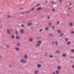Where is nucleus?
I'll list each match as a JSON object with an SVG mask.
<instances>
[{"mask_svg":"<svg viewBox=\"0 0 74 74\" xmlns=\"http://www.w3.org/2000/svg\"><path fill=\"white\" fill-rule=\"evenodd\" d=\"M16 39H19V36H16Z\"/></svg>","mask_w":74,"mask_h":74,"instance_id":"obj_11","label":"nucleus"},{"mask_svg":"<svg viewBox=\"0 0 74 74\" xmlns=\"http://www.w3.org/2000/svg\"><path fill=\"white\" fill-rule=\"evenodd\" d=\"M49 26H50L51 25V23H49Z\"/></svg>","mask_w":74,"mask_h":74,"instance_id":"obj_24","label":"nucleus"},{"mask_svg":"<svg viewBox=\"0 0 74 74\" xmlns=\"http://www.w3.org/2000/svg\"><path fill=\"white\" fill-rule=\"evenodd\" d=\"M7 33H8L9 34H11V33L10 32V30L9 29H8L7 30Z\"/></svg>","mask_w":74,"mask_h":74,"instance_id":"obj_6","label":"nucleus"},{"mask_svg":"<svg viewBox=\"0 0 74 74\" xmlns=\"http://www.w3.org/2000/svg\"><path fill=\"white\" fill-rule=\"evenodd\" d=\"M10 31L11 32H12V29L10 30Z\"/></svg>","mask_w":74,"mask_h":74,"instance_id":"obj_49","label":"nucleus"},{"mask_svg":"<svg viewBox=\"0 0 74 74\" xmlns=\"http://www.w3.org/2000/svg\"><path fill=\"white\" fill-rule=\"evenodd\" d=\"M45 3H48V1H45Z\"/></svg>","mask_w":74,"mask_h":74,"instance_id":"obj_42","label":"nucleus"},{"mask_svg":"<svg viewBox=\"0 0 74 74\" xmlns=\"http://www.w3.org/2000/svg\"><path fill=\"white\" fill-rule=\"evenodd\" d=\"M42 9V8H37L36 10L37 11H38L39 10H41Z\"/></svg>","mask_w":74,"mask_h":74,"instance_id":"obj_3","label":"nucleus"},{"mask_svg":"<svg viewBox=\"0 0 74 74\" xmlns=\"http://www.w3.org/2000/svg\"><path fill=\"white\" fill-rule=\"evenodd\" d=\"M65 40L66 41H68V40H69L66 38H65Z\"/></svg>","mask_w":74,"mask_h":74,"instance_id":"obj_17","label":"nucleus"},{"mask_svg":"<svg viewBox=\"0 0 74 74\" xmlns=\"http://www.w3.org/2000/svg\"><path fill=\"white\" fill-rule=\"evenodd\" d=\"M32 28V27H31Z\"/></svg>","mask_w":74,"mask_h":74,"instance_id":"obj_58","label":"nucleus"},{"mask_svg":"<svg viewBox=\"0 0 74 74\" xmlns=\"http://www.w3.org/2000/svg\"><path fill=\"white\" fill-rule=\"evenodd\" d=\"M27 55H25L24 56V58L25 59H26V58H27Z\"/></svg>","mask_w":74,"mask_h":74,"instance_id":"obj_13","label":"nucleus"},{"mask_svg":"<svg viewBox=\"0 0 74 74\" xmlns=\"http://www.w3.org/2000/svg\"><path fill=\"white\" fill-rule=\"evenodd\" d=\"M55 43L56 44L57 46H58V42H55Z\"/></svg>","mask_w":74,"mask_h":74,"instance_id":"obj_14","label":"nucleus"},{"mask_svg":"<svg viewBox=\"0 0 74 74\" xmlns=\"http://www.w3.org/2000/svg\"><path fill=\"white\" fill-rule=\"evenodd\" d=\"M20 45V44H19V43H18L17 44L18 46H19Z\"/></svg>","mask_w":74,"mask_h":74,"instance_id":"obj_37","label":"nucleus"},{"mask_svg":"<svg viewBox=\"0 0 74 74\" xmlns=\"http://www.w3.org/2000/svg\"><path fill=\"white\" fill-rule=\"evenodd\" d=\"M59 21H58L57 23V25H58V24H59Z\"/></svg>","mask_w":74,"mask_h":74,"instance_id":"obj_36","label":"nucleus"},{"mask_svg":"<svg viewBox=\"0 0 74 74\" xmlns=\"http://www.w3.org/2000/svg\"><path fill=\"white\" fill-rule=\"evenodd\" d=\"M50 36H52V34H50Z\"/></svg>","mask_w":74,"mask_h":74,"instance_id":"obj_39","label":"nucleus"},{"mask_svg":"<svg viewBox=\"0 0 74 74\" xmlns=\"http://www.w3.org/2000/svg\"><path fill=\"white\" fill-rule=\"evenodd\" d=\"M16 50V51H18V50H19V48H16L15 49Z\"/></svg>","mask_w":74,"mask_h":74,"instance_id":"obj_19","label":"nucleus"},{"mask_svg":"<svg viewBox=\"0 0 74 74\" xmlns=\"http://www.w3.org/2000/svg\"><path fill=\"white\" fill-rule=\"evenodd\" d=\"M38 44H41V41H38Z\"/></svg>","mask_w":74,"mask_h":74,"instance_id":"obj_12","label":"nucleus"},{"mask_svg":"<svg viewBox=\"0 0 74 74\" xmlns=\"http://www.w3.org/2000/svg\"><path fill=\"white\" fill-rule=\"evenodd\" d=\"M63 35H64V34L63 33H62L60 35V37H62V36H63Z\"/></svg>","mask_w":74,"mask_h":74,"instance_id":"obj_4","label":"nucleus"},{"mask_svg":"<svg viewBox=\"0 0 74 74\" xmlns=\"http://www.w3.org/2000/svg\"><path fill=\"white\" fill-rule=\"evenodd\" d=\"M54 41H53V44H54Z\"/></svg>","mask_w":74,"mask_h":74,"instance_id":"obj_51","label":"nucleus"},{"mask_svg":"<svg viewBox=\"0 0 74 74\" xmlns=\"http://www.w3.org/2000/svg\"><path fill=\"white\" fill-rule=\"evenodd\" d=\"M68 10H70V8H68Z\"/></svg>","mask_w":74,"mask_h":74,"instance_id":"obj_46","label":"nucleus"},{"mask_svg":"<svg viewBox=\"0 0 74 74\" xmlns=\"http://www.w3.org/2000/svg\"><path fill=\"white\" fill-rule=\"evenodd\" d=\"M30 11H29L26 12V14H27V13L29 14V13H30Z\"/></svg>","mask_w":74,"mask_h":74,"instance_id":"obj_18","label":"nucleus"},{"mask_svg":"<svg viewBox=\"0 0 74 74\" xmlns=\"http://www.w3.org/2000/svg\"><path fill=\"white\" fill-rule=\"evenodd\" d=\"M41 65L40 64H38L37 65V67L39 68V67H41Z\"/></svg>","mask_w":74,"mask_h":74,"instance_id":"obj_5","label":"nucleus"},{"mask_svg":"<svg viewBox=\"0 0 74 74\" xmlns=\"http://www.w3.org/2000/svg\"><path fill=\"white\" fill-rule=\"evenodd\" d=\"M37 73V71H35V73Z\"/></svg>","mask_w":74,"mask_h":74,"instance_id":"obj_44","label":"nucleus"},{"mask_svg":"<svg viewBox=\"0 0 74 74\" xmlns=\"http://www.w3.org/2000/svg\"><path fill=\"white\" fill-rule=\"evenodd\" d=\"M51 3H52V4H53V1H51Z\"/></svg>","mask_w":74,"mask_h":74,"instance_id":"obj_45","label":"nucleus"},{"mask_svg":"<svg viewBox=\"0 0 74 74\" xmlns=\"http://www.w3.org/2000/svg\"><path fill=\"white\" fill-rule=\"evenodd\" d=\"M42 29H41L39 30V32H41L42 31Z\"/></svg>","mask_w":74,"mask_h":74,"instance_id":"obj_16","label":"nucleus"},{"mask_svg":"<svg viewBox=\"0 0 74 74\" xmlns=\"http://www.w3.org/2000/svg\"><path fill=\"white\" fill-rule=\"evenodd\" d=\"M20 32L21 33H23V29H21V30Z\"/></svg>","mask_w":74,"mask_h":74,"instance_id":"obj_7","label":"nucleus"},{"mask_svg":"<svg viewBox=\"0 0 74 74\" xmlns=\"http://www.w3.org/2000/svg\"><path fill=\"white\" fill-rule=\"evenodd\" d=\"M49 57H50V58H52V57H53V56L52 55H50L49 56Z\"/></svg>","mask_w":74,"mask_h":74,"instance_id":"obj_30","label":"nucleus"},{"mask_svg":"<svg viewBox=\"0 0 74 74\" xmlns=\"http://www.w3.org/2000/svg\"><path fill=\"white\" fill-rule=\"evenodd\" d=\"M54 27H54V26H53L52 27V29H53V28H54Z\"/></svg>","mask_w":74,"mask_h":74,"instance_id":"obj_41","label":"nucleus"},{"mask_svg":"<svg viewBox=\"0 0 74 74\" xmlns=\"http://www.w3.org/2000/svg\"><path fill=\"white\" fill-rule=\"evenodd\" d=\"M24 13V12H23V13Z\"/></svg>","mask_w":74,"mask_h":74,"instance_id":"obj_56","label":"nucleus"},{"mask_svg":"<svg viewBox=\"0 0 74 74\" xmlns=\"http://www.w3.org/2000/svg\"><path fill=\"white\" fill-rule=\"evenodd\" d=\"M1 48H2V47H1Z\"/></svg>","mask_w":74,"mask_h":74,"instance_id":"obj_55","label":"nucleus"},{"mask_svg":"<svg viewBox=\"0 0 74 74\" xmlns=\"http://www.w3.org/2000/svg\"><path fill=\"white\" fill-rule=\"evenodd\" d=\"M7 48H8V47H9V46H8V45H7Z\"/></svg>","mask_w":74,"mask_h":74,"instance_id":"obj_43","label":"nucleus"},{"mask_svg":"<svg viewBox=\"0 0 74 74\" xmlns=\"http://www.w3.org/2000/svg\"><path fill=\"white\" fill-rule=\"evenodd\" d=\"M66 55L65 53H63V54H62V56H63V57H64L66 56Z\"/></svg>","mask_w":74,"mask_h":74,"instance_id":"obj_10","label":"nucleus"},{"mask_svg":"<svg viewBox=\"0 0 74 74\" xmlns=\"http://www.w3.org/2000/svg\"><path fill=\"white\" fill-rule=\"evenodd\" d=\"M53 11H55V9H52Z\"/></svg>","mask_w":74,"mask_h":74,"instance_id":"obj_47","label":"nucleus"},{"mask_svg":"<svg viewBox=\"0 0 74 74\" xmlns=\"http://www.w3.org/2000/svg\"><path fill=\"white\" fill-rule=\"evenodd\" d=\"M24 27L25 26V25H21V27Z\"/></svg>","mask_w":74,"mask_h":74,"instance_id":"obj_31","label":"nucleus"},{"mask_svg":"<svg viewBox=\"0 0 74 74\" xmlns=\"http://www.w3.org/2000/svg\"><path fill=\"white\" fill-rule=\"evenodd\" d=\"M71 44V42H69L66 43L67 45H69V44Z\"/></svg>","mask_w":74,"mask_h":74,"instance_id":"obj_8","label":"nucleus"},{"mask_svg":"<svg viewBox=\"0 0 74 74\" xmlns=\"http://www.w3.org/2000/svg\"><path fill=\"white\" fill-rule=\"evenodd\" d=\"M48 19H50V17H49V16H48Z\"/></svg>","mask_w":74,"mask_h":74,"instance_id":"obj_40","label":"nucleus"},{"mask_svg":"<svg viewBox=\"0 0 74 74\" xmlns=\"http://www.w3.org/2000/svg\"><path fill=\"white\" fill-rule=\"evenodd\" d=\"M58 33H60V31L59 30H58Z\"/></svg>","mask_w":74,"mask_h":74,"instance_id":"obj_26","label":"nucleus"},{"mask_svg":"<svg viewBox=\"0 0 74 74\" xmlns=\"http://www.w3.org/2000/svg\"><path fill=\"white\" fill-rule=\"evenodd\" d=\"M69 25L71 26V27H73V23H69Z\"/></svg>","mask_w":74,"mask_h":74,"instance_id":"obj_2","label":"nucleus"},{"mask_svg":"<svg viewBox=\"0 0 74 74\" xmlns=\"http://www.w3.org/2000/svg\"><path fill=\"white\" fill-rule=\"evenodd\" d=\"M56 74H58L59 73V71H56Z\"/></svg>","mask_w":74,"mask_h":74,"instance_id":"obj_28","label":"nucleus"},{"mask_svg":"<svg viewBox=\"0 0 74 74\" xmlns=\"http://www.w3.org/2000/svg\"><path fill=\"white\" fill-rule=\"evenodd\" d=\"M56 52L58 53H60V52H59V51H58V50L56 51Z\"/></svg>","mask_w":74,"mask_h":74,"instance_id":"obj_27","label":"nucleus"},{"mask_svg":"<svg viewBox=\"0 0 74 74\" xmlns=\"http://www.w3.org/2000/svg\"><path fill=\"white\" fill-rule=\"evenodd\" d=\"M1 21L0 20V22Z\"/></svg>","mask_w":74,"mask_h":74,"instance_id":"obj_57","label":"nucleus"},{"mask_svg":"<svg viewBox=\"0 0 74 74\" xmlns=\"http://www.w3.org/2000/svg\"><path fill=\"white\" fill-rule=\"evenodd\" d=\"M16 34H18V32L17 31H16Z\"/></svg>","mask_w":74,"mask_h":74,"instance_id":"obj_29","label":"nucleus"},{"mask_svg":"<svg viewBox=\"0 0 74 74\" xmlns=\"http://www.w3.org/2000/svg\"><path fill=\"white\" fill-rule=\"evenodd\" d=\"M29 41H33V39L30 38L29 39Z\"/></svg>","mask_w":74,"mask_h":74,"instance_id":"obj_9","label":"nucleus"},{"mask_svg":"<svg viewBox=\"0 0 74 74\" xmlns=\"http://www.w3.org/2000/svg\"><path fill=\"white\" fill-rule=\"evenodd\" d=\"M10 16L8 15V18H10Z\"/></svg>","mask_w":74,"mask_h":74,"instance_id":"obj_34","label":"nucleus"},{"mask_svg":"<svg viewBox=\"0 0 74 74\" xmlns=\"http://www.w3.org/2000/svg\"><path fill=\"white\" fill-rule=\"evenodd\" d=\"M34 10V8L33 9H32L31 10V11H33Z\"/></svg>","mask_w":74,"mask_h":74,"instance_id":"obj_25","label":"nucleus"},{"mask_svg":"<svg viewBox=\"0 0 74 74\" xmlns=\"http://www.w3.org/2000/svg\"><path fill=\"white\" fill-rule=\"evenodd\" d=\"M71 34H73L74 33V32L72 31L71 32Z\"/></svg>","mask_w":74,"mask_h":74,"instance_id":"obj_33","label":"nucleus"},{"mask_svg":"<svg viewBox=\"0 0 74 74\" xmlns=\"http://www.w3.org/2000/svg\"><path fill=\"white\" fill-rule=\"evenodd\" d=\"M53 74H55V73L54 72L53 73Z\"/></svg>","mask_w":74,"mask_h":74,"instance_id":"obj_53","label":"nucleus"},{"mask_svg":"<svg viewBox=\"0 0 74 74\" xmlns=\"http://www.w3.org/2000/svg\"><path fill=\"white\" fill-rule=\"evenodd\" d=\"M71 52H74V49H71Z\"/></svg>","mask_w":74,"mask_h":74,"instance_id":"obj_23","label":"nucleus"},{"mask_svg":"<svg viewBox=\"0 0 74 74\" xmlns=\"http://www.w3.org/2000/svg\"><path fill=\"white\" fill-rule=\"evenodd\" d=\"M62 0H60L59 1H61Z\"/></svg>","mask_w":74,"mask_h":74,"instance_id":"obj_52","label":"nucleus"},{"mask_svg":"<svg viewBox=\"0 0 74 74\" xmlns=\"http://www.w3.org/2000/svg\"><path fill=\"white\" fill-rule=\"evenodd\" d=\"M58 69V70H59L61 69V67L60 66H58L57 68Z\"/></svg>","mask_w":74,"mask_h":74,"instance_id":"obj_15","label":"nucleus"},{"mask_svg":"<svg viewBox=\"0 0 74 74\" xmlns=\"http://www.w3.org/2000/svg\"><path fill=\"white\" fill-rule=\"evenodd\" d=\"M72 67L73 68V69H74V65H72Z\"/></svg>","mask_w":74,"mask_h":74,"instance_id":"obj_38","label":"nucleus"},{"mask_svg":"<svg viewBox=\"0 0 74 74\" xmlns=\"http://www.w3.org/2000/svg\"><path fill=\"white\" fill-rule=\"evenodd\" d=\"M40 5V4H37L35 6L37 7V6H38V5Z\"/></svg>","mask_w":74,"mask_h":74,"instance_id":"obj_32","label":"nucleus"},{"mask_svg":"<svg viewBox=\"0 0 74 74\" xmlns=\"http://www.w3.org/2000/svg\"><path fill=\"white\" fill-rule=\"evenodd\" d=\"M22 8H20V10H22Z\"/></svg>","mask_w":74,"mask_h":74,"instance_id":"obj_50","label":"nucleus"},{"mask_svg":"<svg viewBox=\"0 0 74 74\" xmlns=\"http://www.w3.org/2000/svg\"><path fill=\"white\" fill-rule=\"evenodd\" d=\"M71 5V3H70L69 4V5Z\"/></svg>","mask_w":74,"mask_h":74,"instance_id":"obj_48","label":"nucleus"},{"mask_svg":"<svg viewBox=\"0 0 74 74\" xmlns=\"http://www.w3.org/2000/svg\"><path fill=\"white\" fill-rule=\"evenodd\" d=\"M20 62H21V63H25L26 62V61L23 59L21 60Z\"/></svg>","mask_w":74,"mask_h":74,"instance_id":"obj_1","label":"nucleus"},{"mask_svg":"<svg viewBox=\"0 0 74 74\" xmlns=\"http://www.w3.org/2000/svg\"><path fill=\"white\" fill-rule=\"evenodd\" d=\"M45 30H48V27H46L45 28Z\"/></svg>","mask_w":74,"mask_h":74,"instance_id":"obj_20","label":"nucleus"},{"mask_svg":"<svg viewBox=\"0 0 74 74\" xmlns=\"http://www.w3.org/2000/svg\"><path fill=\"white\" fill-rule=\"evenodd\" d=\"M0 58H1V57H0Z\"/></svg>","mask_w":74,"mask_h":74,"instance_id":"obj_54","label":"nucleus"},{"mask_svg":"<svg viewBox=\"0 0 74 74\" xmlns=\"http://www.w3.org/2000/svg\"><path fill=\"white\" fill-rule=\"evenodd\" d=\"M36 45L37 46H40V45L39 44H36Z\"/></svg>","mask_w":74,"mask_h":74,"instance_id":"obj_35","label":"nucleus"},{"mask_svg":"<svg viewBox=\"0 0 74 74\" xmlns=\"http://www.w3.org/2000/svg\"><path fill=\"white\" fill-rule=\"evenodd\" d=\"M28 26H30V25H32V23H29L28 24Z\"/></svg>","mask_w":74,"mask_h":74,"instance_id":"obj_21","label":"nucleus"},{"mask_svg":"<svg viewBox=\"0 0 74 74\" xmlns=\"http://www.w3.org/2000/svg\"><path fill=\"white\" fill-rule=\"evenodd\" d=\"M12 38L13 39L14 38V36L13 35H12Z\"/></svg>","mask_w":74,"mask_h":74,"instance_id":"obj_22","label":"nucleus"}]
</instances>
